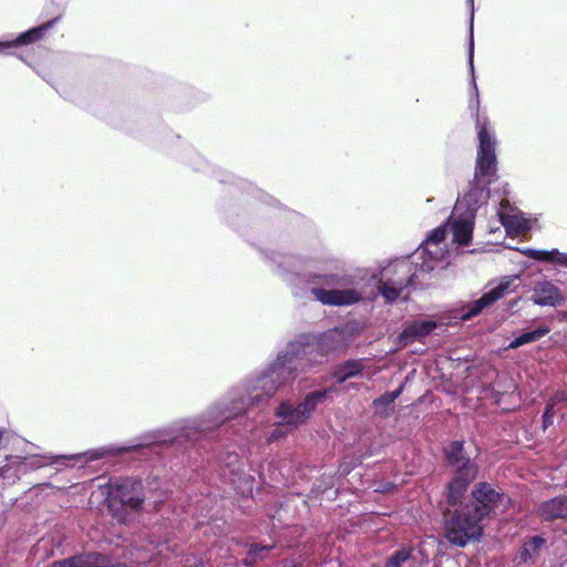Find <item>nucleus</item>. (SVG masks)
Returning <instances> with one entry per match:
<instances>
[{"instance_id": "33", "label": "nucleus", "mask_w": 567, "mask_h": 567, "mask_svg": "<svg viewBox=\"0 0 567 567\" xmlns=\"http://www.w3.org/2000/svg\"><path fill=\"white\" fill-rule=\"evenodd\" d=\"M561 398L567 401V394H561Z\"/></svg>"}, {"instance_id": "15", "label": "nucleus", "mask_w": 567, "mask_h": 567, "mask_svg": "<svg viewBox=\"0 0 567 567\" xmlns=\"http://www.w3.org/2000/svg\"><path fill=\"white\" fill-rule=\"evenodd\" d=\"M436 328L433 320H415L408 323L399 336V342L402 347L413 343L429 336Z\"/></svg>"}, {"instance_id": "28", "label": "nucleus", "mask_w": 567, "mask_h": 567, "mask_svg": "<svg viewBox=\"0 0 567 567\" xmlns=\"http://www.w3.org/2000/svg\"><path fill=\"white\" fill-rule=\"evenodd\" d=\"M271 548H274V545H271V546H259L257 544L251 545L247 553V557L244 559V565L247 567H254L258 558H264L262 553L268 551Z\"/></svg>"}, {"instance_id": "34", "label": "nucleus", "mask_w": 567, "mask_h": 567, "mask_svg": "<svg viewBox=\"0 0 567 567\" xmlns=\"http://www.w3.org/2000/svg\"><path fill=\"white\" fill-rule=\"evenodd\" d=\"M404 567H408V566H404Z\"/></svg>"}, {"instance_id": "3", "label": "nucleus", "mask_w": 567, "mask_h": 567, "mask_svg": "<svg viewBox=\"0 0 567 567\" xmlns=\"http://www.w3.org/2000/svg\"><path fill=\"white\" fill-rule=\"evenodd\" d=\"M307 284L313 298L324 306H351L360 302L365 293L360 272L315 274L307 278Z\"/></svg>"}, {"instance_id": "7", "label": "nucleus", "mask_w": 567, "mask_h": 567, "mask_svg": "<svg viewBox=\"0 0 567 567\" xmlns=\"http://www.w3.org/2000/svg\"><path fill=\"white\" fill-rule=\"evenodd\" d=\"M329 390L315 391L308 393L305 399L297 405L289 401H282L275 410V416L288 425L290 429H297L306 423L317 405L321 403L328 394Z\"/></svg>"}, {"instance_id": "18", "label": "nucleus", "mask_w": 567, "mask_h": 567, "mask_svg": "<svg viewBox=\"0 0 567 567\" xmlns=\"http://www.w3.org/2000/svg\"><path fill=\"white\" fill-rule=\"evenodd\" d=\"M546 543V539L540 536H533L529 540L525 542L517 557L518 564L535 563Z\"/></svg>"}, {"instance_id": "27", "label": "nucleus", "mask_w": 567, "mask_h": 567, "mask_svg": "<svg viewBox=\"0 0 567 567\" xmlns=\"http://www.w3.org/2000/svg\"><path fill=\"white\" fill-rule=\"evenodd\" d=\"M403 391V385L392 392H385L380 398L373 401V405L375 408V412L382 415H388L390 413L391 405L399 398V395Z\"/></svg>"}, {"instance_id": "13", "label": "nucleus", "mask_w": 567, "mask_h": 567, "mask_svg": "<svg viewBox=\"0 0 567 567\" xmlns=\"http://www.w3.org/2000/svg\"><path fill=\"white\" fill-rule=\"evenodd\" d=\"M474 502L468 505H473L478 508V513L484 518L494 513L498 505L505 501V495L499 491L495 489L489 483L481 482L476 484L472 491Z\"/></svg>"}, {"instance_id": "23", "label": "nucleus", "mask_w": 567, "mask_h": 567, "mask_svg": "<svg viewBox=\"0 0 567 567\" xmlns=\"http://www.w3.org/2000/svg\"><path fill=\"white\" fill-rule=\"evenodd\" d=\"M467 4L471 10V17H470V38H468V66L470 71L472 73V85L474 90L475 95V104L476 109H478V90L474 76V32H473V24H474V0H467Z\"/></svg>"}, {"instance_id": "1", "label": "nucleus", "mask_w": 567, "mask_h": 567, "mask_svg": "<svg viewBox=\"0 0 567 567\" xmlns=\"http://www.w3.org/2000/svg\"><path fill=\"white\" fill-rule=\"evenodd\" d=\"M341 346L342 336L337 330L321 334L313 342L289 343L264 372L228 392L225 398L210 405L200 416L185 420L169 431L158 432L154 441L144 445L174 444L182 437L189 441L199 440L225 422L267 403L278 391L290 384L300 372L321 363L326 354L340 349Z\"/></svg>"}, {"instance_id": "25", "label": "nucleus", "mask_w": 567, "mask_h": 567, "mask_svg": "<svg viewBox=\"0 0 567 567\" xmlns=\"http://www.w3.org/2000/svg\"><path fill=\"white\" fill-rule=\"evenodd\" d=\"M363 367L360 361L351 360L338 365L333 372V378L338 383L346 382L349 378L361 373Z\"/></svg>"}, {"instance_id": "11", "label": "nucleus", "mask_w": 567, "mask_h": 567, "mask_svg": "<svg viewBox=\"0 0 567 567\" xmlns=\"http://www.w3.org/2000/svg\"><path fill=\"white\" fill-rule=\"evenodd\" d=\"M446 230V226L433 229L416 250L415 256L423 258L420 265L422 271H432L435 268V262L443 259L446 251L440 247V244L443 243Z\"/></svg>"}, {"instance_id": "31", "label": "nucleus", "mask_w": 567, "mask_h": 567, "mask_svg": "<svg viewBox=\"0 0 567 567\" xmlns=\"http://www.w3.org/2000/svg\"><path fill=\"white\" fill-rule=\"evenodd\" d=\"M551 410H553V405L548 404L546 410H545V412H544L543 419H544V426L545 427L548 426V424H550L553 422L551 421V419H553Z\"/></svg>"}, {"instance_id": "5", "label": "nucleus", "mask_w": 567, "mask_h": 567, "mask_svg": "<svg viewBox=\"0 0 567 567\" xmlns=\"http://www.w3.org/2000/svg\"><path fill=\"white\" fill-rule=\"evenodd\" d=\"M107 502L113 516L120 523L133 522L144 503L142 483L132 480L113 483L110 486Z\"/></svg>"}, {"instance_id": "12", "label": "nucleus", "mask_w": 567, "mask_h": 567, "mask_svg": "<svg viewBox=\"0 0 567 567\" xmlns=\"http://www.w3.org/2000/svg\"><path fill=\"white\" fill-rule=\"evenodd\" d=\"M220 476L240 494L250 493L252 489V478L245 473L244 463L236 453L227 455L220 465Z\"/></svg>"}, {"instance_id": "8", "label": "nucleus", "mask_w": 567, "mask_h": 567, "mask_svg": "<svg viewBox=\"0 0 567 567\" xmlns=\"http://www.w3.org/2000/svg\"><path fill=\"white\" fill-rule=\"evenodd\" d=\"M109 453H111V450L101 447L72 455L33 454L24 457H17V471L21 474H25L29 471H35L64 461L89 463L103 458Z\"/></svg>"}, {"instance_id": "17", "label": "nucleus", "mask_w": 567, "mask_h": 567, "mask_svg": "<svg viewBox=\"0 0 567 567\" xmlns=\"http://www.w3.org/2000/svg\"><path fill=\"white\" fill-rule=\"evenodd\" d=\"M538 514L545 520L567 518V496H556L543 502Z\"/></svg>"}, {"instance_id": "22", "label": "nucleus", "mask_w": 567, "mask_h": 567, "mask_svg": "<svg viewBox=\"0 0 567 567\" xmlns=\"http://www.w3.org/2000/svg\"><path fill=\"white\" fill-rule=\"evenodd\" d=\"M72 557L74 567H125L123 564H110L106 557L99 553H84Z\"/></svg>"}, {"instance_id": "6", "label": "nucleus", "mask_w": 567, "mask_h": 567, "mask_svg": "<svg viewBox=\"0 0 567 567\" xmlns=\"http://www.w3.org/2000/svg\"><path fill=\"white\" fill-rule=\"evenodd\" d=\"M484 517L478 508L466 504L456 509L445 523V537L454 546L464 547L468 542L478 539L483 533Z\"/></svg>"}, {"instance_id": "9", "label": "nucleus", "mask_w": 567, "mask_h": 567, "mask_svg": "<svg viewBox=\"0 0 567 567\" xmlns=\"http://www.w3.org/2000/svg\"><path fill=\"white\" fill-rule=\"evenodd\" d=\"M518 276H505L497 281L488 284V290L477 300L466 305L457 311V318L466 321L480 315L485 308L504 298L517 287Z\"/></svg>"}, {"instance_id": "14", "label": "nucleus", "mask_w": 567, "mask_h": 567, "mask_svg": "<svg viewBox=\"0 0 567 567\" xmlns=\"http://www.w3.org/2000/svg\"><path fill=\"white\" fill-rule=\"evenodd\" d=\"M532 301L542 307H558L564 303L565 298L561 290L555 284L549 280H543L535 284Z\"/></svg>"}, {"instance_id": "21", "label": "nucleus", "mask_w": 567, "mask_h": 567, "mask_svg": "<svg viewBox=\"0 0 567 567\" xmlns=\"http://www.w3.org/2000/svg\"><path fill=\"white\" fill-rule=\"evenodd\" d=\"M523 254L530 259L545 262H555L560 266L567 267V254L560 252L557 249L551 250H539L527 248L523 250Z\"/></svg>"}, {"instance_id": "20", "label": "nucleus", "mask_w": 567, "mask_h": 567, "mask_svg": "<svg viewBox=\"0 0 567 567\" xmlns=\"http://www.w3.org/2000/svg\"><path fill=\"white\" fill-rule=\"evenodd\" d=\"M498 217L502 225L508 230L514 233H524L529 229V221L526 219L522 213L515 212H505L502 207L498 212Z\"/></svg>"}, {"instance_id": "29", "label": "nucleus", "mask_w": 567, "mask_h": 567, "mask_svg": "<svg viewBox=\"0 0 567 567\" xmlns=\"http://www.w3.org/2000/svg\"><path fill=\"white\" fill-rule=\"evenodd\" d=\"M290 431H292V429H290L288 425H284V422L280 420V422H278L275 425V427L269 432L267 441L276 442V441L287 436V434Z\"/></svg>"}, {"instance_id": "2", "label": "nucleus", "mask_w": 567, "mask_h": 567, "mask_svg": "<svg viewBox=\"0 0 567 567\" xmlns=\"http://www.w3.org/2000/svg\"><path fill=\"white\" fill-rule=\"evenodd\" d=\"M478 150L475 177L470 189L458 198L450 218L453 241L467 245L471 241L477 208L486 202L489 190L487 186L496 174V140L488 130L486 117L476 114Z\"/></svg>"}, {"instance_id": "10", "label": "nucleus", "mask_w": 567, "mask_h": 567, "mask_svg": "<svg viewBox=\"0 0 567 567\" xmlns=\"http://www.w3.org/2000/svg\"><path fill=\"white\" fill-rule=\"evenodd\" d=\"M391 270H393L396 277L385 278L380 287V292L388 302L395 301L403 289L408 286H412L414 284V279L417 277L413 262L408 259H402L395 262L386 271Z\"/></svg>"}, {"instance_id": "16", "label": "nucleus", "mask_w": 567, "mask_h": 567, "mask_svg": "<svg viewBox=\"0 0 567 567\" xmlns=\"http://www.w3.org/2000/svg\"><path fill=\"white\" fill-rule=\"evenodd\" d=\"M56 22V19H52L49 22L30 29L29 31L21 33L17 39L12 41H4L0 42V53H7L9 49L18 45H24L33 43L38 40H40L44 33L53 27V24Z\"/></svg>"}, {"instance_id": "26", "label": "nucleus", "mask_w": 567, "mask_h": 567, "mask_svg": "<svg viewBox=\"0 0 567 567\" xmlns=\"http://www.w3.org/2000/svg\"><path fill=\"white\" fill-rule=\"evenodd\" d=\"M550 332L549 327H539L536 330L524 332L508 344V349H517L524 344L535 342Z\"/></svg>"}, {"instance_id": "32", "label": "nucleus", "mask_w": 567, "mask_h": 567, "mask_svg": "<svg viewBox=\"0 0 567 567\" xmlns=\"http://www.w3.org/2000/svg\"><path fill=\"white\" fill-rule=\"evenodd\" d=\"M186 564L187 567H207L202 560L193 563L189 558L186 559Z\"/></svg>"}, {"instance_id": "24", "label": "nucleus", "mask_w": 567, "mask_h": 567, "mask_svg": "<svg viewBox=\"0 0 567 567\" xmlns=\"http://www.w3.org/2000/svg\"><path fill=\"white\" fill-rule=\"evenodd\" d=\"M421 567L419 560L412 555V549L401 548L388 559L385 567Z\"/></svg>"}, {"instance_id": "4", "label": "nucleus", "mask_w": 567, "mask_h": 567, "mask_svg": "<svg viewBox=\"0 0 567 567\" xmlns=\"http://www.w3.org/2000/svg\"><path fill=\"white\" fill-rule=\"evenodd\" d=\"M445 457L453 471V477L446 487V501L455 506L464 497L468 485L476 478L478 466L465 454L463 441L452 442L445 450Z\"/></svg>"}, {"instance_id": "19", "label": "nucleus", "mask_w": 567, "mask_h": 567, "mask_svg": "<svg viewBox=\"0 0 567 567\" xmlns=\"http://www.w3.org/2000/svg\"><path fill=\"white\" fill-rule=\"evenodd\" d=\"M169 553L173 554L174 551L167 542L157 544L150 542L147 546L144 547L143 553L137 555V561L140 564H146L147 561L157 559V556L161 561L162 559H168L171 556Z\"/></svg>"}, {"instance_id": "30", "label": "nucleus", "mask_w": 567, "mask_h": 567, "mask_svg": "<svg viewBox=\"0 0 567 567\" xmlns=\"http://www.w3.org/2000/svg\"><path fill=\"white\" fill-rule=\"evenodd\" d=\"M49 567H74L73 557L53 561Z\"/></svg>"}]
</instances>
